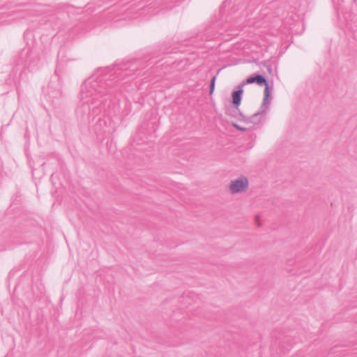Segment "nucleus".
<instances>
[{
  "mask_svg": "<svg viewBox=\"0 0 357 357\" xmlns=\"http://www.w3.org/2000/svg\"><path fill=\"white\" fill-rule=\"evenodd\" d=\"M113 79H85L81 86V99L76 116L84 123H90L96 117L105 116L110 107L112 97L120 91L121 83Z\"/></svg>",
  "mask_w": 357,
  "mask_h": 357,
  "instance_id": "nucleus-1",
  "label": "nucleus"
},
{
  "mask_svg": "<svg viewBox=\"0 0 357 357\" xmlns=\"http://www.w3.org/2000/svg\"><path fill=\"white\" fill-rule=\"evenodd\" d=\"M257 84L259 86H264V98H272V92L273 90V84H269L266 78L261 74L254 73L243 80L241 84L244 86L247 84Z\"/></svg>",
  "mask_w": 357,
  "mask_h": 357,
  "instance_id": "nucleus-2",
  "label": "nucleus"
},
{
  "mask_svg": "<svg viewBox=\"0 0 357 357\" xmlns=\"http://www.w3.org/2000/svg\"><path fill=\"white\" fill-rule=\"evenodd\" d=\"M62 86L61 78L56 69L55 75L51 78L47 86V96L50 101L54 102L62 96Z\"/></svg>",
  "mask_w": 357,
  "mask_h": 357,
  "instance_id": "nucleus-3",
  "label": "nucleus"
},
{
  "mask_svg": "<svg viewBox=\"0 0 357 357\" xmlns=\"http://www.w3.org/2000/svg\"><path fill=\"white\" fill-rule=\"evenodd\" d=\"M271 100L272 98H267L266 96L264 98L259 111L248 117V123L259 124L261 122V117L266 116L268 111Z\"/></svg>",
  "mask_w": 357,
  "mask_h": 357,
  "instance_id": "nucleus-4",
  "label": "nucleus"
},
{
  "mask_svg": "<svg viewBox=\"0 0 357 357\" xmlns=\"http://www.w3.org/2000/svg\"><path fill=\"white\" fill-rule=\"evenodd\" d=\"M248 186L249 181L248 178L244 176H241L231 181L229 190L232 194H238L246 191Z\"/></svg>",
  "mask_w": 357,
  "mask_h": 357,
  "instance_id": "nucleus-5",
  "label": "nucleus"
},
{
  "mask_svg": "<svg viewBox=\"0 0 357 357\" xmlns=\"http://www.w3.org/2000/svg\"><path fill=\"white\" fill-rule=\"evenodd\" d=\"M135 62L130 63L129 61L123 62L116 66V73L121 71L123 74L121 75L122 78L130 76L137 70V66H135Z\"/></svg>",
  "mask_w": 357,
  "mask_h": 357,
  "instance_id": "nucleus-6",
  "label": "nucleus"
},
{
  "mask_svg": "<svg viewBox=\"0 0 357 357\" xmlns=\"http://www.w3.org/2000/svg\"><path fill=\"white\" fill-rule=\"evenodd\" d=\"M243 94V86L238 84L231 92V103L234 106L240 107Z\"/></svg>",
  "mask_w": 357,
  "mask_h": 357,
  "instance_id": "nucleus-7",
  "label": "nucleus"
},
{
  "mask_svg": "<svg viewBox=\"0 0 357 357\" xmlns=\"http://www.w3.org/2000/svg\"><path fill=\"white\" fill-rule=\"evenodd\" d=\"M277 340H275V344H278L280 347L284 349V351H289L292 345L296 343V341L291 340V337L289 336H284L282 340L278 341L277 342Z\"/></svg>",
  "mask_w": 357,
  "mask_h": 357,
  "instance_id": "nucleus-8",
  "label": "nucleus"
},
{
  "mask_svg": "<svg viewBox=\"0 0 357 357\" xmlns=\"http://www.w3.org/2000/svg\"><path fill=\"white\" fill-rule=\"evenodd\" d=\"M238 114H239V107H236V106H234V105L227 107L226 111H225L226 115H228L233 118L236 119V118H238Z\"/></svg>",
  "mask_w": 357,
  "mask_h": 357,
  "instance_id": "nucleus-9",
  "label": "nucleus"
},
{
  "mask_svg": "<svg viewBox=\"0 0 357 357\" xmlns=\"http://www.w3.org/2000/svg\"><path fill=\"white\" fill-rule=\"evenodd\" d=\"M238 121H243L245 123L248 124V117L245 116L239 109V114H238V118H236Z\"/></svg>",
  "mask_w": 357,
  "mask_h": 357,
  "instance_id": "nucleus-10",
  "label": "nucleus"
},
{
  "mask_svg": "<svg viewBox=\"0 0 357 357\" xmlns=\"http://www.w3.org/2000/svg\"><path fill=\"white\" fill-rule=\"evenodd\" d=\"M231 126L236 129L237 130L245 132L248 130V129L245 127L241 126L240 125L236 123H231Z\"/></svg>",
  "mask_w": 357,
  "mask_h": 357,
  "instance_id": "nucleus-11",
  "label": "nucleus"
},
{
  "mask_svg": "<svg viewBox=\"0 0 357 357\" xmlns=\"http://www.w3.org/2000/svg\"><path fill=\"white\" fill-rule=\"evenodd\" d=\"M263 66L267 69L269 73H272V66L268 61H264Z\"/></svg>",
  "mask_w": 357,
  "mask_h": 357,
  "instance_id": "nucleus-12",
  "label": "nucleus"
},
{
  "mask_svg": "<svg viewBox=\"0 0 357 357\" xmlns=\"http://www.w3.org/2000/svg\"><path fill=\"white\" fill-rule=\"evenodd\" d=\"M220 70L218 71L217 74L212 77V78L210 80V84L215 85V80L217 77V75L218 74Z\"/></svg>",
  "mask_w": 357,
  "mask_h": 357,
  "instance_id": "nucleus-13",
  "label": "nucleus"
},
{
  "mask_svg": "<svg viewBox=\"0 0 357 357\" xmlns=\"http://www.w3.org/2000/svg\"><path fill=\"white\" fill-rule=\"evenodd\" d=\"M215 90V85L210 84L209 85V95H212Z\"/></svg>",
  "mask_w": 357,
  "mask_h": 357,
  "instance_id": "nucleus-14",
  "label": "nucleus"
},
{
  "mask_svg": "<svg viewBox=\"0 0 357 357\" xmlns=\"http://www.w3.org/2000/svg\"><path fill=\"white\" fill-rule=\"evenodd\" d=\"M98 121H101V117H100H100H98Z\"/></svg>",
  "mask_w": 357,
  "mask_h": 357,
  "instance_id": "nucleus-15",
  "label": "nucleus"
},
{
  "mask_svg": "<svg viewBox=\"0 0 357 357\" xmlns=\"http://www.w3.org/2000/svg\"><path fill=\"white\" fill-rule=\"evenodd\" d=\"M353 1H354V2H356L357 1V0H353Z\"/></svg>",
  "mask_w": 357,
  "mask_h": 357,
  "instance_id": "nucleus-16",
  "label": "nucleus"
}]
</instances>
